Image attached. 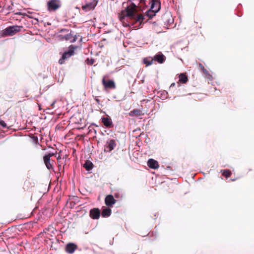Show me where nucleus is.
Segmentation results:
<instances>
[{"label":"nucleus","mask_w":254,"mask_h":254,"mask_svg":"<svg viewBox=\"0 0 254 254\" xmlns=\"http://www.w3.org/2000/svg\"><path fill=\"white\" fill-rule=\"evenodd\" d=\"M145 0H134L125 10L119 13V18L124 26H129L139 22V25L144 19L143 16L138 14V10H143L146 6Z\"/></svg>","instance_id":"f257e3e1"},{"label":"nucleus","mask_w":254,"mask_h":254,"mask_svg":"<svg viewBox=\"0 0 254 254\" xmlns=\"http://www.w3.org/2000/svg\"><path fill=\"white\" fill-rule=\"evenodd\" d=\"M22 28V26H10L2 31V36L3 37L13 36L20 32Z\"/></svg>","instance_id":"f03ea898"},{"label":"nucleus","mask_w":254,"mask_h":254,"mask_svg":"<svg viewBox=\"0 0 254 254\" xmlns=\"http://www.w3.org/2000/svg\"><path fill=\"white\" fill-rule=\"evenodd\" d=\"M74 53V47L71 45L69 47V50L67 52H65L62 56V57L61 59H60L59 63L60 64H64V61L65 59H67L70 57L71 56L73 55Z\"/></svg>","instance_id":"7ed1b4c3"},{"label":"nucleus","mask_w":254,"mask_h":254,"mask_svg":"<svg viewBox=\"0 0 254 254\" xmlns=\"http://www.w3.org/2000/svg\"><path fill=\"white\" fill-rule=\"evenodd\" d=\"M48 8L50 11H55L61 6L59 0H51L47 3Z\"/></svg>","instance_id":"20e7f679"},{"label":"nucleus","mask_w":254,"mask_h":254,"mask_svg":"<svg viewBox=\"0 0 254 254\" xmlns=\"http://www.w3.org/2000/svg\"><path fill=\"white\" fill-rule=\"evenodd\" d=\"M102 83L105 89H115L116 87L115 83L113 80H106L105 76L102 78Z\"/></svg>","instance_id":"39448f33"},{"label":"nucleus","mask_w":254,"mask_h":254,"mask_svg":"<svg viewBox=\"0 0 254 254\" xmlns=\"http://www.w3.org/2000/svg\"><path fill=\"white\" fill-rule=\"evenodd\" d=\"M59 37L60 38V39L63 40H66V41H70L71 43H73L75 42L77 39V37L76 35H73L72 33H71V32L70 31V33H67L65 35H60Z\"/></svg>","instance_id":"423d86ee"},{"label":"nucleus","mask_w":254,"mask_h":254,"mask_svg":"<svg viewBox=\"0 0 254 254\" xmlns=\"http://www.w3.org/2000/svg\"><path fill=\"white\" fill-rule=\"evenodd\" d=\"M116 146V143L115 140L114 139H109L106 142L104 151L110 152L113 150Z\"/></svg>","instance_id":"0eeeda50"},{"label":"nucleus","mask_w":254,"mask_h":254,"mask_svg":"<svg viewBox=\"0 0 254 254\" xmlns=\"http://www.w3.org/2000/svg\"><path fill=\"white\" fill-rule=\"evenodd\" d=\"M77 248L78 246L77 245L72 243H69L66 244L65 247V251L68 254H72Z\"/></svg>","instance_id":"6e6552de"},{"label":"nucleus","mask_w":254,"mask_h":254,"mask_svg":"<svg viewBox=\"0 0 254 254\" xmlns=\"http://www.w3.org/2000/svg\"><path fill=\"white\" fill-rule=\"evenodd\" d=\"M117 200L114 198L113 195L109 194L105 198V203L108 207H112L116 202Z\"/></svg>","instance_id":"1a4fd4ad"},{"label":"nucleus","mask_w":254,"mask_h":254,"mask_svg":"<svg viewBox=\"0 0 254 254\" xmlns=\"http://www.w3.org/2000/svg\"><path fill=\"white\" fill-rule=\"evenodd\" d=\"M101 214L100 210L98 208L91 209L89 212V216L93 219H98Z\"/></svg>","instance_id":"9d476101"},{"label":"nucleus","mask_w":254,"mask_h":254,"mask_svg":"<svg viewBox=\"0 0 254 254\" xmlns=\"http://www.w3.org/2000/svg\"><path fill=\"white\" fill-rule=\"evenodd\" d=\"M101 121L104 126L107 128H112L114 127L112 119L110 117H102Z\"/></svg>","instance_id":"9b49d317"},{"label":"nucleus","mask_w":254,"mask_h":254,"mask_svg":"<svg viewBox=\"0 0 254 254\" xmlns=\"http://www.w3.org/2000/svg\"><path fill=\"white\" fill-rule=\"evenodd\" d=\"M149 4L150 8L155 11H159L160 8V2L159 0H150Z\"/></svg>","instance_id":"f8f14e48"},{"label":"nucleus","mask_w":254,"mask_h":254,"mask_svg":"<svg viewBox=\"0 0 254 254\" xmlns=\"http://www.w3.org/2000/svg\"><path fill=\"white\" fill-rule=\"evenodd\" d=\"M43 160L44 163L45 165L46 166L47 168L49 169H53V165L54 163H55V161L53 160H51L50 158H49L48 156H44Z\"/></svg>","instance_id":"ddd939ff"},{"label":"nucleus","mask_w":254,"mask_h":254,"mask_svg":"<svg viewBox=\"0 0 254 254\" xmlns=\"http://www.w3.org/2000/svg\"><path fill=\"white\" fill-rule=\"evenodd\" d=\"M162 19L165 23L171 24L173 22V18L170 13L166 12L162 16Z\"/></svg>","instance_id":"4468645a"},{"label":"nucleus","mask_w":254,"mask_h":254,"mask_svg":"<svg viewBox=\"0 0 254 254\" xmlns=\"http://www.w3.org/2000/svg\"><path fill=\"white\" fill-rule=\"evenodd\" d=\"M147 165L149 168L154 169H157L159 167L158 162L153 159H149L148 160Z\"/></svg>","instance_id":"2eb2a0df"},{"label":"nucleus","mask_w":254,"mask_h":254,"mask_svg":"<svg viewBox=\"0 0 254 254\" xmlns=\"http://www.w3.org/2000/svg\"><path fill=\"white\" fill-rule=\"evenodd\" d=\"M153 60L159 64H162L165 61L166 58L163 54H157L154 56Z\"/></svg>","instance_id":"dca6fc26"},{"label":"nucleus","mask_w":254,"mask_h":254,"mask_svg":"<svg viewBox=\"0 0 254 254\" xmlns=\"http://www.w3.org/2000/svg\"><path fill=\"white\" fill-rule=\"evenodd\" d=\"M143 115L142 112L138 109H135L129 113V115L131 117H139Z\"/></svg>","instance_id":"f3484780"},{"label":"nucleus","mask_w":254,"mask_h":254,"mask_svg":"<svg viewBox=\"0 0 254 254\" xmlns=\"http://www.w3.org/2000/svg\"><path fill=\"white\" fill-rule=\"evenodd\" d=\"M111 209L109 207H102V211L101 215L103 217H107L111 215Z\"/></svg>","instance_id":"a211bd4d"},{"label":"nucleus","mask_w":254,"mask_h":254,"mask_svg":"<svg viewBox=\"0 0 254 254\" xmlns=\"http://www.w3.org/2000/svg\"><path fill=\"white\" fill-rule=\"evenodd\" d=\"M188 77L186 75V73H181L179 75V82H178V84H179V82L185 84L188 82Z\"/></svg>","instance_id":"6ab92c4d"},{"label":"nucleus","mask_w":254,"mask_h":254,"mask_svg":"<svg viewBox=\"0 0 254 254\" xmlns=\"http://www.w3.org/2000/svg\"><path fill=\"white\" fill-rule=\"evenodd\" d=\"M95 5L92 3H87L82 6V8L83 10H85V11L90 10L91 9H93L95 7Z\"/></svg>","instance_id":"aec40b11"},{"label":"nucleus","mask_w":254,"mask_h":254,"mask_svg":"<svg viewBox=\"0 0 254 254\" xmlns=\"http://www.w3.org/2000/svg\"><path fill=\"white\" fill-rule=\"evenodd\" d=\"M32 187V183L30 182L29 180H26L24 182L23 184V189L25 190H28L29 189Z\"/></svg>","instance_id":"412c9836"},{"label":"nucleus","mask_w":254,"mask_h":254,"mask_svg":"<svg viewBox=\"0 0 254 254\" xmlns=\"http://www.w3.org/2000/svg\"><path fill=\"white\" fill-rule=\"evenodd\" d=\"M158 11H155V10L151 9V8H150V9L146 12V16H147L149 18H151L155 15L156 13Z\"/></svg>","instance_id":"4be33fe9"},{"label":"nucleus","mask_w":254,"mask_h":254,"mask_svg":"<svg viewBox=\"0 0 254 254\" xmlns=\"http://www.w3.org/2000/svg\"><path fill=\"white\" fill-rule=\"evenodd\" d=\"M83 166L87 171H90L93 168V165L91 162L89 161H86L84 164Z\"/></svg>","instance_id":"5701e85b"},{"label":"nucleus","mask_w":254,"mask_h":254,"mask_svg":"<svg viewBox=\"0 0 254 254\" xmlns=\"http://www.w3.org/2000/svg\"><path fill=\"white\" fill-rule=\"evenodd\" d=\"M221 172L222 175L226 178L230 177L232 174L231 171L229 170H222Z\"/></svg>","instance_id":"b1692460"},{"label":"nucleus","mask_w":254,"mask_h":254,"mask_svg":"<svg viewBox=\"0 0 254 254\" xmlns=\"http://www.w3.org/2000/svg\"><path fill=\"white\" fill-rule=\"evenodd\" d=\"M199 66L201 69L203 73L206 75V76H210V74L209 73L208 71L204 68L203 65L201 64H199Z\"/></svg>","instance_id":"393cba45"},{"label":"nucleus","mask_w":254,"mask_h":254,"mask_svg":"<svg viewBox=\"0 0 254 254\" xmlns=\"http://www.w3.org/2000/svg\"><path fill=\"white\" fill-rule=\"evenodd\" d=\"M153 60H151L150 61L148 60L147 59H144L143 60V63L144 64H145L147 66L153 64Z\"/></svg>","instance_id":"a878e982"},{"label":"nucleus","mask_w":254,"mask_h":254,"mask_svg":"<svg viewBox=\"0 0 254 254\" xmlns=\"http://www.w3.org/2000/svg\"><path fill=\"white\" fill-rule=\"evenodd\" d=\"M85 62L87 64L92 65L94 63L95 60L92 58H91V59L87 58Z\"/></svg>","instance_id":"bb28decb"},{"label":"nucleus","mask_w":254,"mask_h":254,"mask_svg":"<svg viewBox=\"0 0 254 254\" xmlns=\"http://www.w3.org/2000/svg\"><path fill=\"white\" fill-rule=\"evenodd\" d=\"M114 196L117 199H121L123 197V195L119 192L115 193Z\"/></svg>","instance_id":"cd10ccee"},{"label":"nucleus","mask_w":254,"mask_h":254,"mask_svg":"<svg viewBox=\"0 0 254 254\" xmlns=\"http://www.w3.org/2000/svg\"><path fill=\"white\" fill-rule=\"evenodd\" d=\"M0 125L3 128H6L7 125L2 120L0 119Z\"/></svg>","instance_id":"c85d7f7f"},{"label":"nucleus","mask_w":254,"mask_h":254,"mask_svg":"<svg viewBox=\"0 0 254 254\" xmlns=\"http://www.w3.org/2000/svg\"><path fill=\"white\" fill-rule=\"evenodd\" d=\"M55 155V153L53 152H50L48 154H45L44 156H48L49 158H50L51 157L54 156Z\"/></svg>","instance_id":"c756f323"},{"label":"nucleus","mask_w":254,"mask_h":254,"mask_svg":"<svg viewBox=\"0 0 254 254\" xmlns=\"http://www.w3.org/2000/svg\"><path fill=\"white\" fill-rule=\"evenodd\" d=\"M95 100L96 101L98 104H100V100L99 99H98L97 97H95Z\"/></svg>","instance_id":"7c9ffc66"},{"label":"nucleus","mask_w":254,"mask_h":254,"mask_svg":"<svg viewBox=\"0 0 254 254\" xmlns=\"http://www.w3.org/2000/svg\"><path fill=\"white\" fill-rule=\"evenodd\" d=\"M61 32H68V30L66 29H63L61 30Z\"/></svg>","instance_id":"2f4dec72"},{"label":"nucleus","mask_w":254,"mask_h":254,"mask_svg":"<svg viewBox=\"0 0 254 254\" xmlns=\"http://www.w3.org/2000/svg\"><path fill=\"white\" fill-rule=\"evenodd\" d=\"M175 86V83H172V84H171V85H170V88H171V87H174Z\"/></svg>","instance_id":"473e14b6"},{"label":"nucleus","mask_w":254,"mask_h":254,"mask_svg":"<svg viewBox=\"0 0 254 254\" xmlns=\"http://www.w3.org/2000/svg\"><path fill=\"white\" fill-rule=\"evenodd\" d=\"M61 159V156H60V155H59V156L57 157V160H58V161L59 162V160H60V159Z\"/></svg>","instance_id":"72a5a7b5"},{"label":"nucleus","mask_w":254,"mask_h":254,"mask_svg":"<svg viewBox=\"0 0 254 254\" xmlns=\"http://www.w3.org/2000/svg\"><path fill=\"white\" fill-rule=\"evenodd\" d=\"M55 102H56V101H54V102L51 104V107H52V108H54V104H55Z\"/></svg>","instance_id":"f704fd0d"}]
</instances>
